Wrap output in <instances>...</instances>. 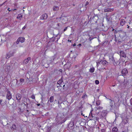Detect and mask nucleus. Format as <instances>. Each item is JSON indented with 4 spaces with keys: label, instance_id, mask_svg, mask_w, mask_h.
<instances>
[{
    "label": "nucleus",
    "instance_id": "nucleus-48",
    "mask_svg": "<svg viewBox=\"0 0 132 132\" xmlns=\"http://www.w3.org/2000/svg\"><path fill=\"white\" fill-rule=\"evenodd\" d=\"M60 35H59V36L58 37L56 38V39H57V40H59V39H60Z\"/></svg>",
    "mask_w": 132,
    "mask_h": 132
},
{
    "label": "nucleus",
    "instance_id": "nucleus-61",
    "mask_svg": "<svg viewBox=\"0 0 132 132\" xmlns=\"http://www.w3.org/2000/svg\"><path fill=\"white\" fill-rule=\"evenodd\" d=\"M81 44H78V46H81Z\"/></svg>",
    "mask_w": 132,
    "mask_h": 132
},
{
    "label": "nucleus",
    "instance_id": "nucleus-2",
    "mask_svg": "<svg viewBox=\"0 0 132 132\" xmlns=\"http://www.w3.org/2000/svg\"><path fill=\"white\" fill-rule=\"evenodd\" d=\"M6 98L8 100H10L12 98V94L11 93V92L7 89L6 90Z\"/></svg>",
    "mask_w": 132,
    "mask_h": 132
},
{
    "label": "nucleus",
    "instance_id": "nucleus-60",
    "mask_svg": "<svg viewBox=\"0 0 132 132\" xmlns=\"http://www.w3.org/2000/svg\"><path fill=\"white\" fill-rule=\"evenodd\" d=\"M37 106H39L40 105V104H37Z\"/></svg>",
    "mask_w": 132,
    "mask_h": 132
},
{
    "label": "nucleus",
    "instance_id": "nucleus-32",
    "mask_svg": "<svg viewBox=\"0 0 132 132\" xmlns=\"http://www.w3.org/2000/svg\"><path fill=\"white\" fill-rule=\"evenodd\" d=\"M95 83L96 84L98 85V84H99V82L98 80H96L95 81Z\"/></svg>",
    "mask_w": 132,
    "mask_h": 132
},
{
    "label": "nucleus",
    "instance_id": "nucleus-20",
    "mask_svg": "<svg viewBox=\"0 0 132 132\" xmlns=\"http://www.w3.org/2000/svg\"><path fill=\"white\" fill-rule=\"evenodd\" d=\"M63 80L62 78H61V79L60 80H59L58 81V82L57 83V84H58L59 85H60L63 82Z\"/></svg>",
    "mask_w": 132,
    "mask_h": 132
},
{
    "label": "nucleus",
    "instance_id": "nucleus-33",
    "mask_svg": "<svg viewBox=\"0 0 132 132\" xmlns=\"http://www.w3.org/2000/svg\"><path fill=\"white\" fill-rule=\"evenodd\" d=\"M106 20L108 21H109L110 20V18L108 17V16H106Z\"/></svg>",
    "mask_w": 132,
    "mask_h": 132
},
{
    "label": "nucleus",
    "instance_id": "nucleus-29",
    "mask_svg": "<svg viewBox=\"0 0 132 132\" xmlns=\"http://www.w3.org/2000/svg\"><path fill=\"white\" fill-rule=\"evenodd\" d=\"M69 126H70V125H71V126H70L71 127H72L73 126H74V124H73V122H71L70 123H69Z\"/></svg>",
    "mask_w": 132,
    "mask_h": 132
},
{
    "label": "nucleus",
    "instance_id": "nucleus-62",
    "mask_svg": "<svg viewBox=\"0 0 132 132\" xmlns=\"http://www.w3.org/2000/svg\"><path fill=\"white\" fill-rule=\"evenodd\" d=\"M127 26H128L127 28L129 29V28L130 26H128V25H127Z\"/></svg>",
    "mask_w": 132,
    "mask_h": 132
},
{
    "label": "nucleus",
    "instance_id": "nucleus-5",
    "mask_svg": "<svg viewBox=\"0 0 132 132\" xmlns=\"http://www.w3.org/2000/svg\"><path fill=\"white\" fill-rule=\"evenodd\" d=\"M120 56L126 58V54L123 51H120L119 52Z\"/></svg>",
    "mask_w": 132,
    "mask_h": 132
},
{
    "label": "nucleus",
    "instance_id": "nucleus-58",
    "mask_svg": "<svg viewBox=\"0 0 132 132\" xmlns=\"http://www.w3.org/2000/svg\"><path fill=\"white\" fill-rule=\"evenodd\" d=\"M4 3H3V4H0V6H2V5H3V4H4Z\"/></svg>",
    "mask_w": 132,
    "mask_h": 132
},
{
    "label": "nucleus",
    "instance_id": "nucleus-31",
    "mask_svg": "<svg viewBox=\"0 0 132 132\" xmlns=\"http://www.w3.org/2000/svg\"><path fill=\"white\" fill-rule=\"evenodd\" d=\"M63 90H64L65 91L67 89V88L65 87V85H63Z\"/></svg>",
    "mask_w": 132,
    "mask_h": 132
},
{
    "label": "nucleus",
    "instance_id": "nucleus-28",
    "mask_svg": "<svg viewBox=\"0 0 132 132\" xmlns=\"http://www.w3.org/2000/svg\"><path fill=\"white\" fill-rule=\"evenodd\" d=\"M48 128L47 129L46 132H50L51 127H48Z\"/></svg>",
    "mask_w": 132,
    "mask_h": 132
},
{
    "label": "nucleus",
    "instance_id": "nucleus-38",
    "mask_svg": "<svg viewBox=\"0 0 132 132\" xmlns=\"http://www.w3.org/2000/svg\"><path fill=\"white\" fill-rule=\"evenodd\" d=\"M89 3L88 1L86 2V4L85 5V7H86L89 4Z\"/></svg>",
    "mask_w": 132,
    "mask_h": 132
},
{
    "label": "nucleus",
    "instance_id": "nucleus-35",
    "mask_svg": "<svg viewBox=\"0 0 132 132\" xmlns=\"http://www.w3.org/2000/svg\"><path fill=\"white\" fill-rule=\"evenodd\" d=\"M95 38L94 37H89V38L88 39L89 40L91 41L92 39H94Z\"/></svg>",
    "mask_w": 132,
    "mask_h": 132
},
{
    "label": "nucleus",
    "instance_id": "nucleus-44",
    "mask_svg": "<svg viewBox=\"0 0 132 132\" xmlns=\"http://www.w3.org/2000/svg\"><path fill=\"white\" fill-rule=\"evenodd\" d=\"M130 102L131 105H132V98H131L130 100Z\"/></svg>",
    "mask_w": 132,
    "mask_h": 132
},
{
    "label": "nucleus",
    "instance_id": "nucleus-27",
    "mask_svg": "<svg viewBox=\"0 0 132 132\" xmlns=\"http://www.w3.org/2000/svg\"><path fill=\"white\" fill-rule=\"evenodd\" d=\"M96 104L97 105H99L100 104V101H97L96 102Z\"/></svg>",
    "mask_w": 132,
    "mask_h": 132
},
{
    "label": "nucleus",
    "instance_id": "nucleus-17",
    "mask_svg": "<svg viewBox=\"0 0 132 132\" xmlns=\"http://www.w3.org/2000/svg\"><path fill=\"white\" fill-rule=\"evenodd\" d=\"M11 128L12 130H16V125L15 124L13 125Z\"/></svg>",
    "mask_w": 132,
    "mask_h": 132
},
{
    "label": "nucleus",
    "instance_id": "nucleus-12",
    "mask_svg": "<svg viewBox=\"0 0 132 132\" xmlns=\"http://www.w3.org/2000/svg\"><path fill=\"white\" fill-rule=\"evenodd\" d=\"M18 39V40H19V41L21 43H23V42H24L25 40L24 38L22 37H19Z\"/></svg>",
    "mask_w": 132,
    "mask_h": 132
},
{
    "label": "nucleus",
    "instance_id": "nucleus-42",
    "mask_svg": "<svg viewBox=\"0 0 132 132\" xmlns=\"http://www.w3.org/2000/svg\"><path fill=\"white\" fill-rule=\"evenodd\" d=\"M79 127L77 126H76L75 127V128L76 130H79Z\"/></svg>",
    "mask_w": 132,
    "mask_h": 132
},
{
    "label": "nucleus",
    "instance_id": "nucleus-59",
    "mask_svg": "<svg viewBox=\"0 0 132 132\" xmlns=\"http://www.w3.org/2000/svg\"><path fill=\"white\" fill-rule=\"evenodd\" d=\"M68 42H71V40H68Z\"/></svg>",
    "mask_w": 132,
    "mask_h": 132
},
{
    "label": "nucleus",
    "instance_id": "nucleus-16",
    "mask_svg": "<svg viewBox=\"0 0 132 132\" xmlns=\"http://www.w3.org/2000/svg\"><path fill=\"white\" fill-rule=\"evenodd\" d=\"M100 66H101V67H100L99 69V70L100 71H101L102 70H103L105 69L106 67L104 66L101 65Z\"/></svg>",
    "mask_w": 132,
    "mask_h": 132
},
{
    "label": "nucleus",
    "instance_id": "nucleus-15",
    "mask_svg": "<svg viewBox=\"0 0 132 132\" xmlns=\"http://www.w3.org/2000/svg\"><path fill=\"white\" fill-rule=\"evenodd\" d=\"M118 129L117 127H115L113 128L112 129V132H117Z\"/></svg>",
    "mask_w": 132,
    "mask_h": 132
},
{
    "label": "nucleus",
    "instance_id": "nucleus-30",
    "mask_svg": "<svg viewBox=\"0 0 132 132\" xmlns=\"http://www.w3.org/2000/svg\"><path fill=\"white\" fill-rule=\"evenodd\" d=\"M87 97V95L86 94H85L84 95L82 96V98H84L86 97Z\"/></svg>",
    "mask_w": 132,
    "mask_h": 132
},
{
    "label": "nucleus",
    "instance_id": "nucleus-3",
    "mask_svg": "<svg viewBox=\"0 0 132 132\" xmlns=\"http://www.w3.org/2000/svg\"><path fill=\"white\" fill-rule=\"evenodd\" d=\"M113 101L111 100V101H110V106L111 107V108H110V110L112 112H114L115 114H116V112L113 109L112 107L113 106Z\"/></svg>",
    "mask_w": 132,
    "mask_h": 132
},
{
    "label": "nucleus",
    "instance_id": "nucleus-18",
    "mask_svg": "<svg viewBox=\"0 0 132 132\" xmlns=\"http://www.w3.org/2000/svg\"><path fill=\"white\" fill-rule=\"evenodd\" d=\"M54 97L53 96H51L50 98L49 101L51 103H52L54 101Z\"/></svg>",
    "mask_w": 132,
    "mask_h": 132
},
{
    "label": "nucleus",
    "instance_id": "nucleus-52",
    "mask_svg": "<svg viewBox=\"0 0 132 132\" xmlns=\"http://www.w3.org/2000/svg\"><path fill=\"white\" fill-rule=\"evenodd\" d=\"M114 36H115V40H115V41L116 42L117 41V39H116V35H115Z\"/></svg>",
    "mask_w": 132,
    "mask_h": 132
},
{
    "label": "nucleus",
    "instance_id": "nucleus-47",
    "mask_svg": "<svg viewBox=\"0 0 132 132\" xmlns=\"http://www.w3.org/2000/svg\"><path fill=\"white\" fill-rule=\"evenodd\" d=\"M26 28V26H24L22 28V30H24Z\"/></svg>",
    "mask_w": 132,
    "mask_h": 132
},
{
    "label": "nucleus",
    "instance_id": "nucleus-11",
    "mask_svg": "<svg viewBox=\"0 0 132 132\" xmlns=\"http://www.w3.org/2000/svg\"><path fill=\"white\" fill-rule=\"evenodd\" d=\"M67 66V69H69L71 66V64L69 62H67V63L66 64H65L64 65V67H66Z\"/></svg>",
    "mask_w": 132,
    "mask_h": 132
},
{
    "label": "nucleus",
    "instance_id": "nucleus-49",
    "mask_svg": "<svg viewBox=\"0 0 132 132\" xmlns=\"http://www.w3.org/2000/svg\"><path fill=\"white\" fill-rule=\"evenodd\" d=\"M96 63H97L96 66L97 67H98L99 66V65H100L99 64H98V63H97V62H96Z\"/></svg>",
    "mask_w": 132,
    "mask_h": 132
},
{
    "label": "nucleus",
    "instance_id": "nucleus-21",
    "mask_svg": "<svg viewBox=\"0 0 132 132\" xmlns=\"http://www.w3.org/2000/svg\"><path fill=\"white\" fill-rule=\"evenodd\" d=\"M95 70V69L94 67L90 68L89 69V71L91 73L93 72Z\"/></svg>",
    "mask_w": 132,
    "mask_h": 132
},
{
    "label": "nucleus",
    "instance_id": "nucleus-14",
    "mask_svg": "<svg viewBox=\"0 0 132 132\" xmlns=\"http://www.w3.org/2000/svg\"><path fill=\"white\" fill-rule=\"evenodd\" d=\"M96 112L97 113V112L98 113H99V111L98 112L97 110H102L103 109V107L100 106H97L96 107Z\"/></svg>",
    "mask_w": 132,
    "mask_h": 132
},
{
    "label": "nucleus",
    "instance_id": "nucleus-40",
    "mask_svg": "<svg viewBox=\"0 0 132 132\" xmlns=\"http://www.w3.org/2000/svg\"><path fill=\"white\" fill-rule=\"evenodd\" d=\"M21 105L23 106V107L25 106L26 105L25 104L23 103H21Z\"/></svg>",
    "mask_w": 132,
    "mask_h": 132
},
{
    "label": "nucleus",
    "instance_id": "nucleus-7",
    "mask_svg": "<svg viewBox=\"0 0 132 132\" xmlns=\"http://www.w3.org/2000/svg\"><path fill=\"white\" fill-rule=\"evenodd\" d=\"M40 18L41 19L46 20L47 18V15L46 13H45L41 15Z\"/></svg>",
    "mask_w": 132,
    "mask_h": 132
},
{
    "label": "nucleus",
    "instance_id": "nucleus-4",
    "mask_svg": "<svg viewBox=\"0 0 132 132\" xmlns=\"http://www.w3.org/2000/svg\"><path fill=\"white\" fill-rule=\"evenodd\" d=\"M128 71L126 68L123 69L121 71V73L123 76H126L128 73Z\"/></svg>",
    "mask_w": 132,
    "mask_h": 132
},
{
    "label": "nucleus",
    "instance_id": "nucleus-10",
    "mask_svg": "<svg viewBox=\"0 0 132 132\" xmlns=\"http://www.w3.org/2000/svg\"><path fill=\"white\" fill-rule=\"evenodd\" d=\"M106 111L105 110H103L101 112V116L102 117H104L106 116L107 114Z\"/></svg>",
    "mask_w": 132,
    "mask_h": 132
},
{
    "label": "nucleus",
    "instance_id": "nucleus-24",
    "mask_svg": "<svg viewBox=\"0 0 132 132\" xmlns=\"http://www.w3.org/2000/svg\"><path fill=\"white\" fill-rule=\"evenodd\" d=\"M108 40H106L105 41H104V42H103L102 43H103V45H105L106 44H108Z\"/></svg>",
    "mask_w": 132,
    "mask_h": 132
},
{
    "label": "nucleus",
    "instance_id": "nucleus-13",
    "mask_svg": "<svg viewBox=\"0 0 132 132\" xmlns=\"http://www.w3.org/2000/svg\"><path fill=\"white\" fill-rule=\"evenodd\" d=\"M124 20L123 19H122L120 21V24L121 25L123 26L125 23V21H124Z\"/></svg>",
    "mask_w": 132,
    "mask_h": 132
},
{
    "label": "nucleus",
    "instance_id": "nucleus-1",
    "mask_svg": "<svg viewBox=\"0 0 132 132\" xmlns=\"http://www.w3.org/2000/svg\"><path fill=\"white\" fill-rule=\"evenodd\" d=\"M109 61L111 63L113 64V65L114 66H116L117 65V64L115 61L114 59V58L113 55H110L109 57Z\"/></svg>",
    "mask_w": 132,
    "mask_h": 132
},
{
    "label": "nucleus",
    "instance_id": "nucleus-34",
    "mask_svg": "<svg viewBox=\"0 0 132 132\" xmlns=\"http://www.w3.org/2000/svg\"><path fill=\"white\" fill-rule=\"evenodd\" d=\"M10 55L9 54H7L6 55V58L7 59H8L10 57Z\"/></svg>",
    "mask_w": 132,
    "mask_h": 132
},
{
    "label": "nucleus",
    "instance_id": "nucleus-23",
    "mask_svg": "<svg viewBox=\"0 0 132 132\" xmlns=\"http://www.w3.org/2000/svg\"><path fill=\"white\" fill-rule=\"evenodd\" d=\"M110 11H111V9L109 8H107L104 10V11L105 12H109Z\"/></svg>",
    "mask_w": 132,
    "mask_h": 132
},
{
    "label": "nucleus",
    "instance_id": "nucleus-64",
    "mask_svg": "<svg viewBox=\"0 0 132 132\" xmlns=\"http://www.w3.org/2000/svg\"><path fill=\"white\" fill-rule=\"evenodd\" d=\"M58 36H59V34H58L57 35H56V37H58Z\"/></svg>",
    "mask_w": 132,
    "mask_h": 132
},
{
    "label": "nucleus",
    "instance_id": "nucleus-54",
    "mask_svg": "<svg viewBox=\"0 0 132 132\" xmlns=\"http://www.w3.org/2000/svg\"><path fill=\"white\" fill-rule=\"evenodd\" d=\"M56 39V38H54V39H53V40H52V42H54V41H55V39Z\"/></svg>",
    "mask_w": 132,
    "mask_h": 132
},
{
    "label": "nucleus",
    "instance_id": "nucleus-37",
    "mask_svg": "<svg viewBox=\"0 0 132 132\" xmlns=\"http://www.w3.org/2000/svg\"><path fill=\"white\" fill-rule=\"evenodd\" d=\"M31 98L33 99H34L35 98V96L34 95H32L31 96Z\"/></svg>",
    "mask_w": 132,
    "mask_h": 132
},
{
    "label": "nucleus",
    "instance_id": "nucleus-55",
    "mask_svg": "<svg viewBox=\"0 0 132 132\" xmlns=\"http://www.w3.org/2000/svg\"><path fill=\"white\" fill-rule=\"evenodd\" d=\"M62 87V86L61 85H59V86H57V87Z\"/></svg>",
    "mask_w": 132,
    "mask_h": 132
},
{
    "label": "nucleus",
    "instance_id": "nucleus-57",
    "mask_svg": "<svg viewBox=\"0 0 132 132\" xmlns=\"http://www.w3.org/2000/svg\"><path fill=\"white\" fill-rule=\"evenodd\" d=\"M56 40L55 41V42H56V43H57V41L58 40H57V39H56Z\"/></svg>",
    "mask_w": 132,
    "mask_h": 132
},
{
    "label": "nucleus",
    "instance_id": "nucleus-22",
    "mask_svg": "<svg viewBox=\"0 0 132 132\" xmlns=\"http://www.w3.org/2000/svg\"><path fill=\"white\" fill-rule=\"evenodd\" d=\"M22 15L21 14H19L18 15V16L17 17V18L18 19H21V18H22Z\"/></svg>",
    "mask_w": 132,
    "mask_h": 132
},
{
    "label": "nucleus",
    "instance_id": "nucleus-26",
    "mask_svg": "<svg viewBox=\"0 0 132 132\" xmlns=\"http://www.w3.org/2000/svg\"><path fill=\"white\" fill-rule=\"evenodd\" d=\"M102 60H100L98 62H97V63L100 64V65H101V64H102L101 62H102Z\"/></svg>",
    "mask_w": 132,
    "mask_h": 132
},
{
    "label": "nucleus",
    "instance_id": "nucleus-39",
    "mask_svg": "<svg viewBox=\"0 0 132 132\" xmlns=\"http://www.w3.org/2000/svg\"><path fill=\"white\" fill-rule=\"evenodd\" d=\"M23 108H22L21 107H20L19 108V109L20 112L21 111L23 110Z\"/></svg>",
    "mask_w": 132,
    "mask_h": 132
},
{
    "label": "nucleus",
    "instance_id": "nucleus-51",
    "mask_svg": "<svg viewBox=\"0 0 132 132\" xmlns=\"http://www.w3.org/2000/svg\"><path fill=\"white\" fill-rule=\"evenodd\" d=\"M62 102H60L59 101L58 102V104H61L62 103Z\"/></svg>",
    "mask_w": 132,
    "mask_h": 132
},
{
    "label": "nucleus",
    "instance_id": "nucleus-36",
    "mask_svg": "<svg viewBox=\"0 0 132 132\" xmlns=\"http://www.w3.org/2000/svg\"><path fill=\"white\" fill-rule=\"evenodd\" d=\"M24 79H23L21 78L20 79V81L21 82H24Z\"/></svg>",
    "mask_w": 132,
    "mask_h": 132
},
{
    "label": "nucleus",
    "instance_id": "nucleus-6",
    "mask_svg": "<svg viewBox=\"0 0 132 132\" xmlns=\"http://www.w3.org/2000/svg\"><path fill=\"white\" fill-rule=\"evenodd\" d=\"M21 96V95L19 94H16V99L18 100V102H20Z\"/></svg>",
    "mask_w": 132,
    "mask_h": 132
},
{
    "label": "nucleus",
    "instance_id": "nucleus-25",
    "mask_svg": "<svg viewBox=\"0 0 132 132\" xmlns=\"http://www.w3.org/2000/svg\"><path fill=\"white\" fill-rule=\"evenodd\" d=\"M91 114H92V113H91ZM92 117L93 118V119H96L97 121H98L99 119V118L98 117H94L92 115Z\"/></svg>",
    "mask_w": 132,
    "mask_h": 132
},
{
    "label": "nucleus",
    "instance_id": "nucleus-9",
    "mask_svg": "<svg viewBox=\"0 0 132 132\" xmlns=\"http://www.w3.org/2000/svg\"><path fill=\"white\" fill-rule=\"evenodd\" d=\"M101 64H102V65L106 67L108 65V62L107 61L104 60L103 61H102V62H101Z\"/></svg>",
    "mask_w": 132,
    "mask_h": 132
},
{
    "label": "nucleus",
    "instance_id": "nucleus-45",
    "mask_svg": "<svg viewBox=\"0 0 132 132\" xmlns=\"http://www.w3.org/2000/svg\"><path fill=\"white\" fill-rule=\"evenodd\" d=\"M53 58V61H54L55 59V56H53L52 57Z\"/></svg>",
    "mask_w": 132,
    "mask_h": 132
},
{
    "label": "nucleus",
    "instance_id": "nucleus-56",
    "mask_svg": "<svg viewBox=\"0 0 132 132\" xmlns=\"http://www.w3.org/2000/svg\"><path fill=\"white\" fill-rule=\"evenodd\" d=\"M114 33H115V34L116 33H117V31L116 30H115L114 31Z\"/></svg>",
    "mask_w": 132,
    "mask_h": 132
},
{
    "label": "nucleus",
    "instance_id": "nucleus-8",
    "mask_svg": "<svg viewBox=\"0 0 132 132\" xmlns=\"http://www.w3.org/2000/svg\"><path fill=\"white\" fill-rule=\"evenodd\" d=\"M31 59V58L30 57H28L27 59L24 60L23 62V63L25 64H27Z\"/></svg>",
    "mask_w": 132,
    "mask_h": 132
},
{
    "label": "nucleus",
    "instance_id": "nucleus-43",
    "mask_svg": "<svg viewBox=\"0 0 132 132\" xmlns=\"http://www.w3.org/2000/svg\"><path fill=\"white\" fill-rule=\"evenodd\" d=\"M19 42H20L19 41V40H18V39H17V41H16V43L17 44H18L19 43Z\"/></svg>",
    "mask_w": 132,
    "mask_h": 132
},
{
    "label": "nucleus",
    "instance_id": "nucleus-50",
    "mask_svg": "<svg viewBox=\"0 0 132 132\" xmlns=\"http://www.w3.org/2000/svg\"><path fill=\"white\" fill-rule=\"evenodd\" d=\"M2 100H0V104L1 105H2V104H1V103L2 102Z\"/></svg>",
    "mask_w": 132,
    "mask_h": 132
},
{
    "label": "nucleus",
    "instance_id": "nucleus-19",
    "mask_svg": "<svg viewBox=\"0 0 132 132\" xmlns=\"http://www.w3.org/2000/svg\"><path fill=\"white\" fill-rule=\"evenodd\" d=\"M59 9V7L57 6H54L53 7V10L54 11H57Z\"/></svg>",
    "mask_w": 132,
    "mask_h": 132
},
{
    "label": "nucleus",
    "instance_id": "nucleus-41",
    "mask_svg": "<svg viewBox=\"0 0 132 132\" xmlns=\"http://www.w3.org/2000/svg\"><path fill=\"white\" fill-rule=\"evenodd\" d=\"M101 131L102 132H105V129H102L101 130Z\"/></svg>",
    "mask_w": 132,
    "mask_h": 132
},
{
    "label": "nucleus",
    "instance_id": "nucleus-46",
    "mask_svg": "<svg viewBox=\"0 0 132 132\" xmlns=\"http://www.w3.org/2000/svg\"><path fill=\"white\" fill-rule=\"evenodd\" d=\"M68 27H66L63 30V31L64 32L67 29Z\"/></svg>",
    "mask_w": 132,
    "mask_h": 132
},
{
    "label": "nucleus",
    "instance_id": "nucleus-53",
    "mask_svg": "<svg viewBox=\"0 0 132 132\" xmlns=\"http://www.w3.org/2000/svg\"><path fill=\"white\" fill-rule=\"evenodd\" d=\"M61 72H62V69H60L59 70Z\"/></svg>",
    "mask_w": 132,
    "mask_h": 132
},
{
    "label": "nucleus",
    "instance_id": "nucleus-63",
    "mask_svg": "<svg viewBox=\"0 0 132 132\" xmlns=\"http://www.w3.org/2000/svg\"><path fill=\"white\" fill-rule=\"evenodd\" d=\"M76 45L75 43L73 45V46H75Z\"/></svg>",
    "mask_w": 132,
    "mask_h": 132
}]
</instances>
